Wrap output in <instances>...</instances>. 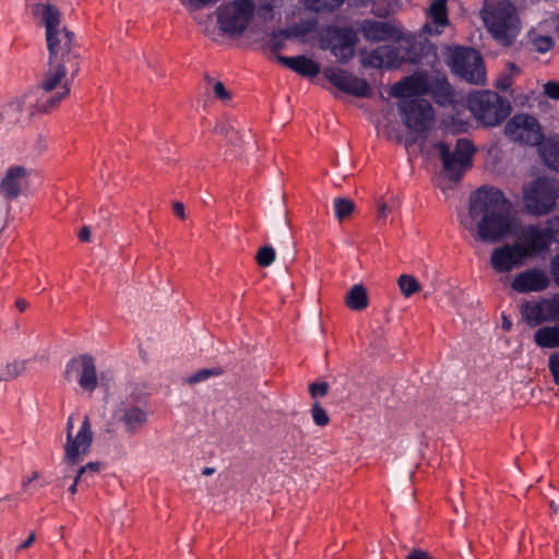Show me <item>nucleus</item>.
<instances>
[{
  "mask_svg": "<svg viewBox=\"0 0 559 559\" xmlns=\"http://www.w3.org/2000/svg\"><path fill=\"white\" fill-rule=\"evenodd\" d=\"M468 203L469 217L483 242H498L510 234L512 204L500 189L481 186L471 193Z\"/></svg>",
  "mask_w": 559,
  "mask_h": 559,
  "instance_id": "nucleus-1",
  "label": "nucleus"
},
{
  "mask_svg": "<svg viewBox=\"0 0 559 559\" xmlns=\"http://www.w3.org/2000/svg\"><path fill=\"white\" fill-rule=\"evenodd\" d=\"M34 14L40 15L46 28L50 70H79L84 67L73 45L74 34L66 27L60 29L61 13L50 3H38Z\"/></svg>",
  "mask_w": 559,
  "mask_h": 559,
  "instance_id": "nucleus-2",
  "label": "nucleus"
},
{
  "mask_svg": "<svg viewBox=\"0 0 559 559\" xmlns=\"http://www.w3.org/2000/svg\"><path fill=\"white\" fill-rule=\"evenodd\" d=\"M437 62V49L428 40L379 46L362 59L365 67L376 70H392L402 63L416 66V70H424L423 68L436 70Z\"/></svg>",
  "mask_w": 559,
  "mask_h": 559,
  "instance_id": "nucleus-3",
  "label": "nucleus"
},
{
  "mask_svg": "<svg viewBox=\"0 0 559 559\" xmlns=\"http://www.w3.org/2000/svg\"><path fill=\"white\" fill-rule=\"evenodd\" d=\"M480 16L488 33L503 46L511 45L520 33L518 11L510 0H486Z\"/></svg>",
  "mask_w": 559,
  "mask_h": 559,
  "instance_id": "nucleus-4",
  "label": "nucleus"
},
{
  "mask_svg": "<svg viewBox=\"0 0 559 559\" xmlns=\"http://www.w3.org/2000/svg\"><path fill=\"white\" fill-rule=\"evenodd\" d=\"M310 84L329 90L335 97L337 92L357 98H370L373 90L370 83L355 74V72H298Z\"/></svg>",
  "mask_w": 559,
  "mask_h": 559,
  "instance_id": "nucleus-5",
  "label": "nucleus"
},
{
  "mask_svg": "<svg viewBox=\"0 0 559 559\" xmlns=\"http://www.w3.org/2000/svg\"><path fill=\"white\" fill-rule=\"evenodd\" d=\"M559 198V182L549 177H537L523 187V206L533 216L554 212Z\"/></svg>",
  "mask_w": 559,
  "mask_h": 559,
  "instance_id": "nucleus-6",
  "label": "nucleus"
},
{
  "mask_svg": "<svg viewBox=\"0 0 559 559\" xmlns=\"http://www.w3.org/2000/svg\"><path fill=\"white\" fill-rule=\"evenodd\" d=\"M467 105L473 116L488 127L500 124L511 112L509 100L488 90L471 93Z\"/></svg>",
  "mask_w": 559,
  "mask_h": 559,
  "instance_id": "nucleus-7",
  "label": "nucleus"
},
{
  "mask_svg": "<svg viewBox=\"0 0 559 559\" xmlns=\"http://www.w3.org/2000/svg\"><path fill=\"white\" fill-rule=\"evenodd\" d=\"M428 72H412L401 81L391 86L390 94L395 98L411 99L412 96H425L432 94L437 97H449L451 86L447 78L438 76L433 81H429Z\"/></svg>",
  "mask_w": 559,
  "mask_h": 559,
  "instance_id": "nucleus-8",
  "label": "nucleus"
},
{
  "mask_svg": "<svg viewBox=\"0 0 559 559\" xmlns=\"http://www.w3.org/2000/svg\"><path fill=\"white\" fill-rule=\"evenodd\" d=\"M255 12L253 0H234L221 4L216 10L219 31L228 37L242 35Z\"/></svg>",
  "mask_w": 559,
  "mask_h": 559,
  "instance_id": "nucleus-9",
  "label": "nucleus"
},
{
  "mask_svg": "<svg viewBox=\"0 0 559 559\" xmlns=\"http://www.w3.org/2000/svg\"><path fill=\"white\" fill-rule=\"evenodd\" d=\"M435 146L439 152L444 177L453 182L460 181L466 169L472 166L474 154L472 142L467 139H459L453 148L445 142H438Z\"/></svg>",
  "mask_w": 559,
  "mask_h": 559,
  "instance_id": "nucleus-10",
  "label": "nucleus"
},
{
  "mask_svg": "<svg viewBox=\"0 0 559 559\" xmlns=\"http://www.w3.org/2000/svg\"><path fill=\"white\" fill-rule=\"evenodd\" d=\"M549 223L550 226L545 228H539L537 225H526L521 228L515 243L525 259L547 251L556 237H559V214Z\"/></svg>",
  "mask_w": 559,
  "mask_h": 559,
  "instance_id": "nucleus-11",
  "label": "nucleus"
},
{
  "mask_svg": "<svg viewBox=\"0 0 559 559\" xmlns=\"http://www.w3.org/2000/svg\"><path fill=\"white\" fill-rule=\"evenodd\" d=\"M397 110L403 124L416 133L429 131L435 120V109L424 98L401 99L397 103Z\"/></svg>",
  "mask_w": 559,
  "mask_h": 559,
  "instance_id": "nucleus-12",
  "label": "nucleus"
},
{
  "mask_svg": "<svg viewBox=\"0 0 559 559\" xmlns=\"http://www.w3.org/2000/svg\"><path fill=\"white\" fill-rule=\"evenodd\" d=\"M66 73L50 72L40 85L29 88L45 104L41 108L46 111H52L69 95L71 83Z\"/></svg>",
  "mask_w": 559,
  "mask_h": 559,
  "instance_id": "nucleus-13",
  "label": "nucleus"
},
{
  "mask_svg": "<svg viewBox=\"0 0 559 559\" xmlns=\"http://www.w3.org/2000/svg\"><path fill=\"white\" fill-rule=\"evenodd\" d=\"M504 133L511 140L530 146L539 145L544 139L540 124L532 115L513 116L507 122Z\"/></svg>",
  "mask_w": 559,
  "mask_h": 559,
  "instance_id": "nucleus-14",
  "label": "nucleus"
},
{
  "mask_svg": "<svg viewBox=\"0 0 559 559\" xmlns=\"http://www.w3.org/2000/svg\"><path fill=\"white\" fill-rule=\"evenodd\" d=\"M64 379L68 382L76 380L82 390L94 392L98 384L94 358L88 354L71 358L66 365Z\"/></svg>",
  "mask_w": 559,
  "mask_h": 559,
  "instance_id": "nucleus-15",
  "label": "nucleus"
},
{
  "mask_svg": "<svg viewBox=\"0 0 559 559\" xmlns=\"http://www.w3.org/2000/svg\"><path fill=\"white\" fill-rule=\"evenodd\" d=\"M93 441L91 423L87 416L83 419L75 436L68 433L64 444V462L76 465L81 462V455L88 452Z\"/></svg>",
  "mask_w": 559,
  "mask_h": 559,
  "instance_id": "nucleus-16",
  "label": "nucleus"
},
{
  "mask_svg": "<svg viewBox=\"0 0 559 559\" xmlns=\"http://www.w3.org/2000/svg\"><path fill=\"white\" fill-rule=\"evenodd\" d=\"M357 40V35L349 27H333L328 31L329 48L340 62H346L354 56Z\"/></svg>",
  "mask_w": 559,
  "mask_h": 559,
  "instance_id": "nucleus-17",
  "label": "nucleus"
},
{
  "mask_svg": "<svg viewBox=\"0 0 559 559\" xmlns=\"http://www.w3.org/2000/svg\"><path fill=\"white\" fill-rule=\"evenodd\" d=\"M444 61L450 70H484L483 57L473 47H448L444 53Z\"/></svg>",
  "mask_w": 559,
  "mask_h": 559,
  "instance_id": "nucleus-18",
  "label": "nucleus"
},
{
  "mask_svg": "<svg viewBox=\"0 0 559 559\" xmlns=\"http://www.w3.org/2000/svg\"><path fill=\"white\" fill-rule=\"evenodd\" d=\"M115 417L128 436L139 433L148 421L147 411L142 406L131 404L120 406L116 411Z\"/></svg>",
  "mask_w": 559,
  "mask_h": 559,
  "instance_id": "nucleus-19",
  "label": "nucleus"
},
{
  "mask_svg": "<svg viewBox=\"0 0 559 559\" xmlns=\"http://www.w3.org/2000/svg\"><path fill=\"white\" fill-rule=\"evenodd\" d=\"M524 260L525 258L520 247L514 242L493 249L490 263L497 272L507 273L513 267L522 265Z\"/></svg>",
  "mask_w": 559,
  "mask_h": 559,
  "instance_id": "nucleus-20",
  "label": "nucleus"
},
{
  "mask_svg": "<svg viewBox=\"0 0 559 559\" xmlns=\"http://www.w3.org/2000/svg\"><path fill=\"white\" fill-rule=\"evenodd\" d=\"M549 285L544 271L538 269L519 273L512 281L511 287L518 293L542 292Z\"/></svg>",
  "mask_w": 559,
  "mask_h": 559,
  "instance_id": "nucleus-21",
  "label": "nucleus"
},
{
  "mask_svg": "<svg viewBox=\"0 0 559 559\" xmlns=\"http://www.w3.org/2000/svg\"><path fill=\"white\" fill-rule=\"evenodd\" d=\"M26 177L27 170L23 166H12L8 168L0 183L2 194L9 200L17 199Z\"/></svg>",
  "mask_w": 559,
  "mask_h": 559,
  "instance_id": "nucleus-22",
  "label": "nucleus"
},
{
  "mask_svg": "<svg viewBox=\"0 0 559 559\" xmlns=\"http://www.w3.org/2000/svg\"><path fill=\"white\" fill-rule=\"evenodd\" d=\"M548 26L544 25V20L536 27L526 34V47L531 52L546 53L555 46V39L549 34Z\"/></svg>",
  "mask_w": 559,
  "mask_h": 559,
  "instance_id": "nucleus-23",
  "label": "nucleus"
},
{
  "mask_svg": "<svg viewBox=\"0 0 559 559\" xmlns=\"http://www.w3.org/2000/svg\"><path fill=\"white\" fill-rule=\"evenodd\" d=\"M361 34L367 40L381 41L395 37L397 29L388 22L366 20L361 24Z\"/></svg>",
  "mask_w": 559,
  "mask_h": 559,
  "instance_id": "nucleus-24",
  "label": "nucleus"
},
{
  "mask_svg": "<svg viewBox=\"0 0 559 559\" xmlns=\"http://www.w3.org/2000/svg\"><path fill=\"white\" fill-rule=\"evenodd\" d=\"M15 104H19V114L22 116L24 123H28L32 118L38 112L47 114L41 107L45 106L43 102L37 98L31 90L26 91L22 96L13 99Z\"/></svg>",
  "mask_w": 559,
  "mask_h": 559,
  "instance_id": "nucleus-25",
  "label": "nucleus"
},
{
  "mask_svg": "<svg viewBox=\"0 0 559 559\" xmlns=\"http://www.w3.org/2000/svg\"><path fill=\"white\" fill-rule=\"evenodd\" d=\"M523 321L530 328H536L546 322V316L540 299L537 301H523L520 305Z\"/></svg>",
  "mask_w": 559,
  "mask_h": 559,
  "instance_id": "nucleus-26",
  "label": "nucleus"
},
{
  "mask_svg": "<svg viewBox=\"0 0 559 559\" xmlns=\"http://www.w3.org/2000/svg\"><path fill=\"white\" fill-rule=\"evenodd\" d=\"M534 342L542 348L559 347V326L546 325L536 330L534 333Z\"/></svg>",
  "mask_w": 559,
  "mask_h": 559,
  "instance_id": "nucleus-27",
  "label": "nucleus"
},
{
  "mask_svg": "<svg viewBox=\"0 0 559 559\" xmlns=\"http://www.w3.org/2000/svg\"><path fill=\"white\" fill-rule=\"evenodd\" d=\"M346 306L354 311H361L368 306L367 290L362 285H354L346 295Z\"/></svg>",
  "mask_w": 559,
  "mask_h": 559,
  "instance_id": "nucleus-28",
  "label": "nucleus"
},
{
  "mask_svg": "<svg viewBox=\"0 0 559 559\" xmlns=\"http://www.w3.org/2000/svg\"><path fill=\"white\" fill-rule=\"evenodd\" d=\"M540 156L547 167L559 171V143L546 142L540 147Z\"/></svg>",
  "mask_w": 559,
  "mask_h": 559,
  "instance_id": "nucleus-29",
  "label": "nucleus"
},
{
  "mask_svg": "<svg viewBox=\"0 0 559 559\" xmlns=\"http://www.w3.org/2000/svg\"><path fill=\"white\" fill-rule=\"evenodd\" d=\"M317 21L316 20H304L300 21L287 28L282 29V34L288 35L289 39L298 38L301 39L306 35L310 34L316 29Z\"/></svg>",
  "mask_w": 559,
  "mask_h": 559,
  "instance_id": "nucleus-30",
  "label": "nucleus"
},
{
  "mask_svg": "<svg viewBox=\"0 0 559 559\" xmlns=\"http://www.w3.org/2000/svg\"><path fill=\"white\" fill-rule=\"evenodd\" d=\"M344 4V0H305L307 9L318 13H332Z\"/></svg>",
  "mask_w": 559,
  "mask_h": 559,
  "instance_id": "nucleus-31",
  "label": "nucleus"
},
{
  "mask_svg": "<svg viewBox=\"0 0 559 559\" xmlns=\"http://www.w3.org/2000/svg\"><path fill=\"white\" fill-rule=\"evenodd\" d=\"M282 64L287 66L290 70H320L317 62L309 60L305 56L281 57Z\"/></svg>",
  "mask_w": 559,
  "mask_h": 559,
  "instance_id": "nucleus-32",
  "label": "nucleus"
},
{
  "mask_svg": "<svg viewBox=\"0 0 559 559\" xmlns=\"http://www.w3.org/2000/svg\"><path fill=\"white\" fill-rule=\"evenodd\" d=\"M540 301L546 316V322H559V296L540 298Z\"/></svg>",
  "mask_w": 559,
  "mask_h": 559,
  "instance_id": "nucleus-33",
  "label": "nucleus"
},
{
  "mask_svg": "<svg viewBox=\"0 0 559 559\" xmlns=\"http://www.w3.org/2000/svg\"><path fill=\"white\" fill-rule=\"evenodd\" d=\"M429 11L436 24L445 25L448 23L447 0H435Z\"/></svg>",
  "mask_w": 559,
  "mask_h": 559,
  "instance_id": "nucleus-34",
  "label": "nucleus"
},
{
  "mask_svg": "<svg viewBox=\"0 0 559 559\" xmlns=\"http://www.w3.org/2000/svg\"><path fill=\"white\" fill-rule=\"evenodd\" d=\"M397 284L405 297H411L420 290L419 282L412 275L402 274L397 280Z\"/></svg>",
  "mask_w": 559,
  "mask_h": 559,
  "instance_id": "nucleus-35",
  "label": "nucleus"
},
{
  "mask_svg": "<svg viewBox=\"0 0 559 559\" xmlns=\"http://www.w3.org/2000/svg\"><path fill=\"white\" fill-rule=\"evenodd\" d=\"M221 374H223V369L221 367L200 369L188 377L187 383L193 385L203 382L212 377H218Z\"/></svg>",
  "mask_w": 559,
  "mask_h": 559,
  "instance_id": "nucleus-36",
  "label": "nucleus"
},
{
  "mask_svg": "<svg viewBox=\"0 0 559 559\" xmlns=\"http://www.w3.org/2000/svg\"><path fill=\"white\" fill-rule=\"evenodd\" d=\"M1 107L4 122L25 124L22 116L19 114V104H15L13 99Z\"/></svg>",
  "mask_w": 559,
  "mask_h": 559,
  "instance_id": "nucleus-37",
  "label": "nucleus"
},
{
  "mask_svg": "<svg viewBox=\"0 0 559 559\" xmlns=\"http://www.w3.org/2000/svg\"><path fill=\"white\" fill-rule=\"evenodd\" d=\"M354 211V203L344 198L334 199V212L338 221L348 217Z\"/></svg>",
  "mask_w": 559,
  "mask_h": 559,
  "instance_id": "nucleus-38",
  "label": "nucleus"
},
{
  "mask_svg": "<svg viewBox=\"0 0 559 559\" xmlns=\"http://www.w3.org/2000/svg\"><path fill=\"white\" fill-rule=\"evenodd\" d=\"M275 258L276 252L271 246L261 247L255 254V261L261 267L270 266L275 261Z\"/></svg>",
  "mask_w": 559,
  "mask_h": 559,
  "instance_id": "nucleus-39",
  "label": "nucleus"
},
{
  "mask_svg": "<svg viewBox=\"0 0 559 559\" xmlns=\"http://www.w3.org/2000/svg\"><path fill=\"white\" fill-rule=\"evenodd\" d=\"M311 417L317 426L324 427L330 423V417L326 411L320 405L319 402H314L311 407Z\"/></svg>",
  "mask_w": 559,
  "mask_h": 559,
  "instance_id": "nucleus-40",
  "label": "nucleus"
},
{
  "mask_svg": "<svg viewBox=\"0 0 559 559\" xmlns=\"http://www.w3.org/2000/svg\"><path fill=\"white\" fill-rule=\"evenodd\" d=\"M282 29L283 28L276 29L271 35L269 44L274 52L280 51L284 46V41L289 39L288 35L282 34Z\"/></svg>",
  "mask_w": 559,
  "mask_h": 559,
  "instance_id": "nucleus-41",
  "label": "nucleus"
},
{
  "mask_svg": "<svg viewBox=\"0 0 559 559\" xmlns=\"http://www.w3.org/2000/svg\"><path fill=\"white\" fill-rule=\"evenodd\" d=\"M329 389L330 386L326 382H313L309 385V393L312 399L317 400L325 396Z\"/></svg>",
  "mask_w": 559,
  "mask_h": 559,
  "instance_id": "nucleus-42",
  "label": "nucleus"
},
{
  "mask_svg": "<svg viewBox=\"0 0 559 559\" xmlns=\"http://www.w3.org/2000/svg\"><path fill=\"white\" fill-rule=\"evenodd\" d=\"M99 471L100 464L98 462H90L79 468L78 478H84V480H87L88 475L97 474Z\"/></svg>",
  "mask_w": 559,
  "mask_h": 559,
  "instance_id": "nucleus-43",
  "label": "nucleus"
},
{
  "mask_svg": "<svg viewBox=\"0 0 559 559\" xmlns=\"http://www.w3.org/2000/svg\"><path fill=\"white\" fill-rule=\"evenodd\" d=\"M548 368L554 382L559 385V352L552 353L548 358Z\"/></svg>",
  "mask_w": 559,
  "mask_h": 559,
  "instance_id": "nucleus-44",
  "label": "nucleus"
},
{
  "mask_svg": "<svg viewBox=\"0 0 559 559\" xmlns=\"http://www.w3.org/2000/svg\"><path fill=\"white\" fill-rule=\"evenodd\" d=\"M213 92L217 99H221L223 102L230 99V93L226 90L225 85L221 81L214 82Z\"/></svg>",
  "mask_w": 559,
  "mask_h": 559,
  "instance_id": "nucleus-45",
  "label": "nucleus"
},
{
  "mask_svg": "<svg viewBox=\"0 0 559 559\" xmlns=\"http://www.w3.org/2000/svg\"><path fill=\"white\" fill-rule=\"evenodd\" d=\"M454 73L466 81H469V82L475 81L476 83H479V82L484 83L487 72H454Z\"/></svg>",
  "mask_w": 559,
  "mask_h": 559,
  "instance_id": "nucleus-46",
  "label": "nucleus"
},
{
  "mask_svg": "<svg viewBox=\"0 0 559 559\" xmlns=\"http://www.w3.org/2000/svg\"><path fill=\"white\" fill-rule=\"evenodd\" d=\"M544 93L551 99L559 100V83L549 81L544 85Z\"/></svg>",
  "mask_w": 559,
  "mask_h": 559,
  "instance_id": "nucleus-47",
  "label": "nucleus"
},
{
  "mask_svg": "<svg viewBox=\"0 0 559 559\" xmlns=\"http://www.w3.org/2000/svg\"><path fill=\"white\" fill-rule=\"evenodd\" d=\"M544 25L548 26L549 31L555 32L559 37V15H551L545 19Z\"/></svg>",
  "mask_w": 559,
  "mask_h": 559,
  "instance_id": "nucleus-48",
  "label": "nucleus"
},
{
  "mask_svg": "<svg viewBox=\"0 0 559 559\" xmlns=\"http://www.w3.org/2000/svg\"><path fill=\"white\" fill-rule=\"evenodd\" d=\"M38 478H39V474L37 472H34L31 477H24L23 480H22L23 491L33 493L31 484L34 480H37Z\"/></svg>",
  "mask_w": 559,
  "mask_h": 559,
  "instance_id": "nucleus-49",
  "label": "nucleus"
},
{
  "mask_svg": "<svg viewBox=\"0 0 559 559\" xmlns=\"http://www.w3.org/2000/svg\"><path fill=\"white\" fill-rule=\"evenodd\" d=\"M551 274L555 282L559 285V252L551 260Z\"/></svg>",
  "mask_w": 559,
  "mask_h": 559,
  "instance_id": "nucleus-50",
  "label": "nucleus"
},
{
  "mask_svg": "<svg viewBox=\"0 0 559 559\" xmlns=\"http://www.w3.org/2000/svg\"><path fill=\"white\" fill-rule=\"evenodd\" d=\"M264 2L260 5L261 12L272 13L273 10L278 5L280 0H263Z\"/></svg>",
  "mask_w": 559,
  "mask_h": 559,
  "instance_id": "nucleus-51",
  "label": "nucleus"
},
{
  "mask_svg": "<svg viewBox=\"0 0 559 559\" xmlns=\"http://www.w3.org/2000/svg\"><path fill=\"white\" fill-rule=\"evenodd\" d=\"M406 559H432L427 551L421 549H413L407 556Z\"/></svg>",
  "mask_w": 559,
  "mask_h": 559,
  "instance_id": "nucleus-52",
  "label": "nucleus"
},
{
  "mask_svg": "<svg viewBox=\"0 0 559 559\" xmlns=\"http://www.w3.org/2000/svg\"><path fill=\"white\" fill-rule=\"evenodd\" d=\"M218 0H189L190 5L198 10L216 3Z\"/></svg>",
  "mask_w": 559,
  "mask_h": 559,
  "instance_id": "nucleus-53",
  "label": "nucleus"
},
{
  "mask_svg": "<svg viewBox=\"0 0 559 559\" xmlns=\"http://www.w3.org/2000/svg\"><path fill=\"white\" fill-rule=\"evenodd\" d=\"M78 237L83 242L90 241V239H91V229H90V227L88 226H83L80 229V231L78 234Z\"/></svg>",
  "mask_w": 559,
  "mask_h": 559,
  "instance_id": "nucleus-54",
  "label": "nucleus"
},
{
  "mask_svg": "<svg viewBox=\"0 0 559 559\" xmlns=\"http://www.w3.org/2000/svg\"><path fill=\"white\" fill-rule=\"evenodd\" d=\"M34 540H35V534L31 533L29 536L22 544L19 545L16 550L21 551V550L27 549L28 547L32 546Z\"/></svg>",
  "mask_w": 559,
  "mask_h": 559,
  "instance_id": "nucleus-55",
  "label": "nucleus"
},
{
  "mask_svg": "<svg viewBox=\"0 0 559 559\" xmlns=\"http://www.w3.org/2000/svg\"><path fill=\"white\" fill-rule=\"evenodd\" d=\"M174 214L180 218H185V205L181 202L174 203Z\"/></svg>",
  "mask_w": 559,
  "mask_h": 559,
  "instance_id": "nucleus-56",
  "label": "nucleus"
},
{
  "mask_svg": "<svg viewBox=\"0 0 559 559\" xmlns=\"http://www.w3.org/2000/svg\"><path fill=\"white\" fill-rule=\"evenodd\" d=\"M512 81L510 76L504 78L502 81H498L496 86L501 91H507L511 87Z\"/></svg>",
  "mask_w": 559,
  "mask_h": 559,
  "instance_id": "nucleus-57",
  "label": "nucleus"
},
{
  "mask_svg": "<svg viewBox=\"0 0 559 559\" xmlns=\"http://www.w3.org/2000/svg\"><path fill=\"white\" fill-rule=\"evenodd\" d=\"M370 0H344V3L347 2L349 7L361 8L366 7Z\"/></svg>",
  "mask_w": 559,
  "mask_h": 559,
  "instance_id": "nucleus-58",
  "label": "nucleus"
},
{
  "mask_svg": "<svg viewBox=\"0 0 559 559\" xmlns=\"http://www.w3.org/2000/svg\"><path fill=\"white\" fill-rule=\"evenodd\" d=\"M389 207L386 204H380L378 207V219H384L386 217Z\"/></svg>",
  "mask_w": 559,
  "mask_h": 559,
  "instance_id": "nucleus-59",
  "label": "nucleus"
},
{
  "mask_svg": "<svg viewBox=\"0 0 559 559\" xmlns=\"http://www.w3.org/2000/svg\"><path fill=\"white\" fill-rule=\"evenodd\" d=\"M82 481H85V480H84V478H78V474H76V475H75V477H74V480H73L72 485L69 487V491H70L72 495L76 493V491H78V486H79V484H80V483H82Z\"/></svg>",
  "mask_w": 559,
  "mask_h": 559,
  "instance_id": "nucleus-60",
  "label": "nucleus"
},
{
  "mask_svg": "<svg viewBox=\"0 0 559 559\" xmlns=\"http://www.w3.org/2000/svg\"><path fill=\"white\" fill-rule=\"evenodd\" d=\"M548 504L552 513L555 515H559V503L555 502L554 500H550Z\"/></svg>",
  "mask_w": 559,
  "mask_h": 559,
  "instance_id": "nucleus-61",
  "label": "nucleus"
},
{
  "mask_svg": "<svg viewBox=\"0 0 559 559\" xmlns=\"http://www.w3.org/2000/svg\"><path fill=\"white\" fill-rule=\"evenodd\" d=\"M15 305L21 312L25 311L27 308V302L24 299L16 300Z\"/></svg>",
  "mask_w": 559,
  "mask_h": 559,
  "instance_id": "nucleus-62",
  "label": "nucleus"
},
{
  "mask_svg": "<svg viewBox=\"0 0 559 559\" xmlns=\"http://www.w3.org/2000/svg\"><path fill=\"white\" fill-rule=\"evenodd\" d=\"M73 430V419L72 416H70L67 420V435L72 433Z\"/></svg>",
  "mask_w": 559,
  "mask_h": 559,
  "instance_id": "nucleus-63",
  "label": "nucleus"
},
{
  "mask_svg": "<svg viewBox=\"0 0 559 559\" xmlns=\"http://www.w3.org/2000/svg\"><path fill=\"white\" fill-rule=\"evenodd\" d=\"M215 473V468L214 467H204L203 471H202V474L205 475V476H211Z\"/></svg>",
  "mask_w": 559,
  "mask_h": 559,
  "instance_id": "nucleus-64",
  "label": "nucleus"
}]
</instances>
